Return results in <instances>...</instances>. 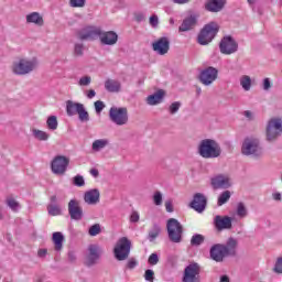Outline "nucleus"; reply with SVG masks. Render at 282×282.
<instances>
[{"instance_id": "f257e3e1", "label": "nucleus", "mask_w": 282, "mask_h": 282, "mask_svg": "<svg viewBox=\"0 0 282 282\" xmlns=\"http://www.w3.org/2000/svg\"><path fill=\"white\" fill-rule=\"evenodd\" d=\"M198 153L199 156L205 160L219 158V155H221V147H219V143L215 140L204 139L198 145Z\"/></svg>"}, {"instance_id": "f03ea898", "label": "nucleus", "mask_w": 282, "mask_h": 282, "mask_svg": "<svg viewBox=\"0 0 282 282\" xmlns=\"http://www.w3.org/2000/svg\"><path fill=\"white\" fill-rule=\"evenodd\" d=\"M39 68V59L36 58H19L12 64V73L17 76H28V74H32L35 69Z\"/></svg>"}, {"instance_id": "7ed1b4c3", "label": "nucleus", "mask_w": 282, "mask_h": 282, "mask_svg": "<svg viewBox=\"0 0 282 282\" xmlns=\"http://www.w3.org/2000/svg\"><path fill=\"white\" fill-rule=\"evenodd\" d=\"M167 237L172 243H182V236L184 235V227L180 220L170 218L166 223Z\"/></svg>"}, {"instance_id": "20e7f679", "label": "nucleus", "mask_w": 282, "mask_h": 282, "mask_svg": "<svg viewBox=\"0 0 282 282\" xmlns=\"http://www.w3.org/2000/svg\"><path fill=\"white\" fill-rule=\"evenodd\" d=\"M242 155H253L254 158H261L263 155V149L259 143V139L253 137H248L245 139L241 147Z\"/></svg>"}, {"instance_id": "39448f33", "label": "nucleus", "mask_w": 282, "mask_h": 282, "mask_svg": "<svg viewBox=\"0 0 282 282\" xmlns=\"http://www.w3.org/2000/svg\"><path fill=\"white\" fill-rule=\"evenodd\" d=\"M109 119L117 127H124V124L129 123V110L126 107H111Z\"/></svg>"}, {"instance_id": "423d86ee", "label": "nucleus", "mask_w": 282, "mask_h": 282, "mask_svg": "<svg viewBox=\"0 0 282 282\" xmlns=\"http://www.w3.org/2000/svg\"><path fill=\"white\" fill-rule=\"evenodd\" d=\"M217 32H219V24L216 22L206 24L198 34L199 45H208L217 36Z\"/></svg>"}, {"instance_id": "0eeeda50", "label": "nucleus", "mask_w": 282, "mask_h": 282, "mask_svg": "<svg viewBox=\"0 0 282 282\" xmlns=\"http://www.w3.org/2000/svg\"><path fill=\"white\" fill-rule=\"evenodd\" d=\"M113 252L117 261H126V259H129L131 240L127 237L120 238L115 246Z\"/></svg>"}, {"instance_id": "6e6552de", "label": "nucleus", "mask_w": 282, "mask_h": 282, "mask_svg": "<svg viewBox=\"0 0 282 282\" xmlns=\"http://www.w3.org/2000/svg\"><path fill=\"white\" fill-rule=\"evenodd\" d=\"M282 134V120L280 118H272L267 124V140L274 142L276 138Z\"/></svg>"}, {"instance_id": "1a4fd4ad", "label": "nucleus", "mask_w": 282, "mask_h": 282, "mask_svg": "<svg viewBox=\"0 0 282 282\" xmlns=\"http://www.w3.org/2000/svg\"><path fill=\"white\" fill-rule=\"evenodd\" d=\"M100 254H102V249L98 245H89L85 258V265L91 268V265H96L100 260Z\"/></svg>"}, {"instance_id": "9d476101", "label": "nucleus", "mask_w": 282, "mask_h": 282, "mask_svg": "<svg viewBox=\"0 0 282 282\" xmlns=\"http://www.w3.org/2000/svg\"><path fill=\"white\" fill-rule=\"evenodd\" d=\"M67 166H69V160L63 155L55 156L51 163L54 175H65Z\"/></svg>"}, {"instance_id": "9b49d317", "label": "nucleus", "mask_w": 282, "mask_h": 282, "mask_svg": "<svg viewBox=\"0 0 282 282\" xmlns=\"http://www.w3.org/2000/svg\"><path fill=\"white\" fill-rule=\"evenodd\" d=\"M218 74L219 70H217V68L209 66L200 72L199 82L202 83V85L208 87L217 80Z\"/></svg>"}, {"instance_id": "f8f14e48", "label": "nucleus", "mask_w": 282, "mask_h": 282, "mask_svg": "<svg viewBox=\"0 0 282 282\" xmlns=\"http://www.w3.org/2000/svg\"><path fill=\"white\" fill-rule=\"evenodd\" d=\"M152 50L159 56H165V54H169V50H171V40L166 36L158 39L152 43Z\"/></svg>"}, {"instance_id": "ddd939ff", "label": "nucleus", "mask_w": 282, "mask_h": 282, "mask_svg": "<svg viewBox=\"0 0 282 282\" xmlns=\"http://www.w3.org/2000/svg\"><path fill=\"white\" fill-rule=\"evenodd\" d=\"M100 34V28L86 26L77 33L79 41H96Z\"/></svg>"}, {"instance_id": "4468645a", "label": "nucleus", "mask_w": 282, "mask_h": 282, "mask_svg": "<svg viewBox=\"0 0 282 282\" xmlns=\"http://www.w3.org/2000/svg\"><path fill=\"white\" fill-rule=\"evenodd\" d=\"M221 54H235L239 48V45L231 36H225L219 44Z\"/></svg>"}, {"instance_id": "2eb2a0df", "label": "nucleus", "mask_w": 282, "mask_h": 282, "mask_svg": "<svg viewBox=\"0 0 282 282\" xmlns=\"http://www.w3.org/2000/svg\"><path fill=\"white\" fill-rule=\"evenodd\" d=\"M183 282H199V264L192 263L185 268Z\"/></svg>"}, {"instance_id": "dca6fc26", "label": "nucleus", "mask_w": 282, "mask_h": 282, "mask_svg": "<svg viewBox=\"0 0 282 282\" xmlns=\"http://www.w3.org/2000/svg\"><path fill=\"white\" fill-rule=\"evenodd\" d=\"M68 215L70 219L75 221H80L83 219V207H80V203L77 199H70L68 203Z\"/></svg>"}, {"instance_id": "f3484780", "label": "nucleus", "mask_w": 282, "mask_h": 282, "mask_svg": "<svg viewBox=\"0 0 282 282\" xmlns=\"http://www.w3.org/2000/svg\"><path fill=\"white\" fill-rule=\"evenodd\" d=\"M206 204H208L206 196L202 193H196L189 206L196 210V213H204V210H206Z\"/></svg>"}, {"instance_id": "a211bd4d", "label": "nucleus", "mask_w": 282, "mask_h": 282, "mask_svg": "<svg viewBox=\"0 0 282 282\" xmlns=\"http://www.w3.org/2000/svg\"><path fill=\"white\" fill-rule=\"evenodd\" d=\"M99 41L101 45H116L118 43V33L113 31L102 32L99 29Z\"/></svg>"}, {"instance_id": "6ab92c4d", "label": "nucleus", "mask_w": 282, "mask_h": 282, "mask_svg": "<svg viewBox=\"0 0 282 282\" xmlns=\"http://www.w3.org/2000/svg\"><path fill=\"white\" fill-rule=\"evenodd\" d=\"M197 19H199V15L197 14H191L185 18L178 28V32H191V30H195L197 26Z\"/></svg>"}, {"instance_id": "aec40b11", "label": "nucleus", "mask_w": 282, "mask_h": 282, "mask_svg": "<svg viewBox=\"0 0 282 282\" xmlns=\"http://www.w3.org/2000/svg\"><path fill=\"white\" fill-rule=\"evenodd\" d=\"M209 254L213 259V261H217L218 263H221V261H224L225 257H228V254L226 253V248L224 247V245H214L210 248Z\"/></svg>"}, {"instance_id": "412c9836", "label": "nucleus", "mask_w": 282, "mask_h": 282, "mask_svg": "<svg viewBox=\"0 0 282 282\" xmlns=\"http://www.w3.org/2000/svg\"><path fill=\"white\" fill-rule=\"evenodd\" d=\"M212 186L215 189L218 188H230L232 183H230V177L228 175H216L212 178Z\"/></svg>"}, {"instance_id": "4be33fe9", "label": "nucleus", "mask_w": 282, "mask_h": 282, "mask_svg": "<svg viewBox=\"0 0 282 282\" xmlns=\"http://www.w3.org/2000/svg\"><path fill=\"white\" fill-rule=\"evenodd\" d=\"M84 200L89 206H96L100 203V191L94 188L89 189L84 194Z\"/></svg>"}, {"instance_id": "5701e85b", "label": "nucleus", "mask_w": 282, "mask_h": 282, "mask_svg": "<svg viewBox=\"0 0 282 282\" xmlns=\"http://www.w3.org/2000/svg\"><path fill=\"white\" fill-rule=\"evenodd\" d=\"M214 224L217 228V230H230L232 228V218L225 216H216Z\"/></svg>"}, {"instance_id": "b1692460", "label": "nucleus", "mask_w": 282, "mask_h": 282, "mask_svg": "<svg viewBox=\"0 0 282 282\" xmlns=\"http://www.w3.org/2000/svg\"><path fill=\"white\" fill-rule=\"evenodd\" d=\"M226 6V0H208L205 4V10L208 12H221Z\"/></svg>"}, {"instance_id": "393cba45", "label": "nucleus", "mask_w": 282, "mask_h": 282, "mask_svg": "<svg viewBox=\"0 0 282 282\" xmlns=\"http://www.w3.org/2000/svg\"><path fill=\"white\" fill-rule=\"evenodd\" d=\"M26 23H33V25H37L39 28H42L45 21L43 20V15H41V13L31 12L26 15Z\"/></svg>"}, {"instance_id": "a878e982", "label": "nucleus", "mask_w": 282, "mask_h": 282, "mask_svg": "<svg viewBox=\"0 0 282 282\" xmlns=\"http://www.w3.org/2000/svg\"><path fill=\"white\" fill-rule=\"evenodd\" d=\"M237 239L235 238H229L227 240V243L224 245L225 248V253L227 254V257H235V254H237Z\"/></svg>"}, {"instance_id": "bb28decb", "label": "nucleus", "mask_w": 282, "mask_h": 282, "mask_svg": "<svg viewBox=\"0 0 282 282\" xmlns=\"http://www.w3.org/2000/svg\"><path fill=\"white\" fill-rule=\"evenodd\" d=\"M84 107L83 104L74 102L72 100L66 101V113L67 116H76Z\"/></svg>"}, {"instance_id": "cd10ccee", "label": "nucleus", "mask_w": 282, "mask_h": 282, "mask_svg": "<svg viewBox=\"0 0 282 282\" xmlns=\"http://www.w3.org/2000/svg\"><path fill=\"white\" fill-rule=\"evenodd\" d=\"M105 89L110 91V94H118V91L121 89V84L115 79H107L105 82Z\"/></svg>"}, {"instance_id": "c85d7f7f", "label": "nucleus", "mask_w": 282, "mask_h": 282, "mask_svg": "<svg viewBox=\"0 0 282 282\" xmlns=\"http://www.w3.org/2000/svg\"><path fill=\"white\" fill-rule=\"evenodd\" d=\"M53 243L55 246L56 252H61L63 250V241H65V236L61 231H56L53 234Z\"/></svg>"}, {"instance_id": "c756f323", "label": "nucleus", "mask_w": 282, "mask_h": 282, "mask_svg": "<svg viewBox=\"0 0 282 282\" xmlns=\"http://www.w3.org/2000/svg\"><path fill=\"white\" fill-rule=\"evenodd\" d=\"M164 98V90H158L153 95H150L147 98L148 105H160L162 102V99Z\"/></svg>"}, {"instance_id": "7c9ffc66", "label": "nucleus", "mask_w": 282, "mask_h": 282, "mask_svg": "<svg viewBox=\"0 0 282 282\" xmlns=\"http://www.w3.org/2000/svg\"><path fill=\"white\" fill-rule=\"evenodd\" d=\"M107 145H109L108 139H97L93 142V151H101V149H105Z\"/></svg>"}, {"instance_id": "2f4dec72", "label": "nucleus", "mask_w": 282, "mask_h": 282, "mask_svg": "<svg viewBox=\"0 0 282 282\" xmlns=\"http://www.w3.org/2000/svg\"><path fill=\"white\" fill-rule=\"evenodd\" d=\"M7 206H9L13 213H19L21 209V204H19L12 196L7 197Z\"/></svg>"}, {"instance_id": "473e14b6", "label": "nucleus", "mask_w": 282, "mask_h": 282, "mask_svg": "<svg viewBox=\"0 0 282 282\" xmlns=\"http://www.w3.org/2000/svg\"><path fill=\"white\" fill-rule=\"evenodd\" d=\"M240 85L245 91H250V87H252V79L248 75H243L240 78Z\"/></svg>"}, {"instance_id": "72a5a7b5", "label": "nucleus", "mask_w": 282, "mask_h": 282, "mask_svg": "<svg viewBox=\"0 0 282 282\" xmlns=\"http://www.w3.org/2000/svg\"><path fill=\"white\" fill-rule=\"evenodd\" d=\"M47 213H48V215H51V217H58V215H61V213H62L61 206H58L56 204H48Z\"/></svg>"}, {"instance_id": "f704fd0d", "label": "nucleus", "mask_w": 282, "mask_h": 282, "mask_svg": "<svg viewBox=\"0 0 282 282\" xmlns=\"http://www.w3.org/2000/svg\"><path fill=\"white\" fill-rule=\"evenodd\" d=\"M160 232H162V229L160 228V226L154 225L153 228L149 231V236H148L149 241H155V239L160 237Z\"/></svg>"}, {"instance_id": "c9c22d12", "label": "nucleus", "mask_w": 282, "mask_h": 282, "mask_svg": "<svg viewBox=\"0 0 282 282\" xmlns=\"http://www.w3.org/2000/svg\"><path fill=\"white\" fill-rule=\"evenodd\" d=\"M46 124L51 131H56L58 129V119H56V116H51L47 118Z\"/></svg>"}, {"instance_id": "e433bc0d", "label": "nucleus", "mask_w": 282, "mask_h": 282, "mask_svg": "<svg viewBox=\"0 0 282 282\" xmlns=\"http://www.w3.org/2000/svg\"><path fill=\"white\" fill-rule=\"evenodd\" d=\"M33 135L40 141L50 140V134L43 130L33 129Z\"/></svg>"}, {"instance_id": "4c0bfd02", "label": "nucleus", "mask_w": 282, "mask_h": 282, "mask_svg": "<svg viewBox=\"0 0 282 282\" xmlns=\"http://www.w3.org/2000/svg\"><path fill=\"white\" fill-rule=\"evenodd\" d=\"M236 213L241 219H243V217H248V208H246V205L243 203H238L236 207Z\"/></svg>"}, {"instance_id": "58836bf2", "label": "nucleus", "mask_w": 282, "mask_h": 282, "mask_svg": "<svg viewBox=\"0 0 282 282\" xmlns=\"http://www.w3.org/2000/svg\"><path fill=\"white\" fill-rule=\"evenodd\" d=\"M230 191H225L218 196V206H224L230 199Z\"/></svg>"}, {"instance_id": "ea45409f", "label": "nucleus", "mask_w": 282, "mask_h": 282, "mask_svg": "<svg viewBox=\"0 0 282 282\" xmlns=\"http://www.w3.org/2000/svg\"><path fill=\"white\" fill-rule=\"evenodd\" d=\"M77 113L80 122H89V112L85 110V106H82Z\"/></svg>"}, {"instance_id": "a19ab883", "label": "nucleus", "mask_w": 282, "mask_h": 282, "mask_svg": "<svg viewBox=\"0 0 282 282\" xmlns=\"http://www.w3.org/2000/svg\"><path fill=\"white\" fill-rule=\"evenodd\" d=\"M202 243H204V236L196 234L192 237L191 239V245L192 246H202Z\"/></svg>"}, {"instance_id": "79ce46f5", "label": "nucleus", "mask_w": 282, "mask_h": 282, "mask_svg": "<svg viewBox=\"0 0 282 282\" xmlns=\"http://www.w3.org/2000/svg\"><path fill=\"white\" fill-rule=\"evenodd\" d=\"M101 232V228H100V224H95L93 226H90L88 234L90 235V237H96L98 235H100Z\"/></svg>"}, {"instance_id": "37998d69", "label": "nucleus", "mask_w": 282, "mask_h": 282, "mask_svg": "<svg viewBox=\"0 0 282 282\" xmlns=\"http://www.w3.org/2000/svg\"><path fill=\"white\" fill-rule=\"evenodd\" d=\"M78 85L79 87H89V85H91V76H83L78 80Z\"/></svg>"}, {"instance_id": "c03bdc74", "label": "nucleus", "mask_w": 282, "mask_h": 282, "mask_svg": "<svg viewBox=\"0 0 282 282\" xmlns=\"http://www.w3.org/2000/svg\"><path fill=\"white\" fill-rule=\"evenodd\" d=\"M181 107H182V104L180 101H175V102L171 104L169 111L173 116V115L177 113V111H180Z\"/></svg>"}, {"instance_id": "a18cd8bd", "label": "nucleus", "mask_w": 282, "mask_h": 282, "mask_svg": "<svg viewBox=\"0 0 282 282\" xmlns=\"http://www.w3.org/2000/svg\"><path fill=\"white\" fill-rule=\"evenodd\" d=\"M86 0H70V8H85Z\"/></svg>"}, {"instance_id": "49530a36", "label": "nucleus", "mask_w": 282, "mask_h": 282, "mask_svg": "<svg viewBox=\"0 0 282 282\" xmlns=\"http://www.w3.org/2000/svg\"><path fill=\"white\" fill-rule=\"evenodd\" d=\"M73 184L74 186H84L85 185V178L82 176V175H76L74 178H73Z\"/></svg>"}, {"instance_id": "de8ad7c7", "label": "nucleus", "mask_w": 282, "mask_h": 282, "mask_svg": "<svg viewBox=\"0 0 282 282\" xmlns=\"http://www.w3.org/2000/svg\"><path fill=\"white\" fill-rule=\"evenodd\" d=\"M144 279L145 281L153 282L155 280V272L151 269L145 270Z\"/></svg>"}, {"instance_id": "09e8293b", "label": "nucleus", "mask_w": 282, "mask_h": 282, "mask_svg": "<svg viewBox=\"0 0 282 282\" xmlns=\"http://www.w3.org/2000/svg\"><path fill=\"white\" fill-rule=\"evenodd\" d=\"M148 263L150 265H158V263H160V257H158V253H152L148 259Z\"/></svg>"}, {"instance_id": "8fccbe9b", "label": "nucleus", "mask_w": 282, "mask_h": 282, "mask_svg": "<svg viewBox=\"0 0 282 282\" xmlns=\"http://www.w3.org/2000/svg\"><path fill=\"white\" fill-rule=\"evenodd\" d=\"M153 203L155 204V206H162V192L154 193Z\"/></svg>"}, {"instance_id": "3c124183", "label": "nucleus", "mask_w": 282, "mask_h": 282, "mask_svg": "<svg viewBox=\"0 0 282 282\" xmlns=\"http://www.w3.org/2000/svg\"><path fill=\"white\" fill-rule=\"evenodd\" d=\"M83 52H85V46L83 44H75V48H74L75 56H83Z\"/></svg>"}, {"instance_id": "603ef678", "label": "nucleus", "mask_w": 282, "mask_h": 282, "mask_svg": "<svg viewBox=\"0 0 282 282\" xmlns=\"http://www.w3.org/2000/svg\"><path fill=\"white\" fill-rule=\"evenodd\" d=\"M102 109H105V102H102L100 100L95 101L96 113H102Z\"/></svg>"}, {"instance_id": "864d4df0", "label": "nucleus", "mask_w": 282, "mask_h": 282, "mask_svg": "<svg viewBox=\"0 0 282 282\" xmlns=\"http://www.w3.org/2000/svg\"><path fill=\"white\" fill-rule=\"evenodd\" d=\"M274 272L282 274V258H279L274 265Z\"/></svg>"}, {"instance_id": "5fc2aeb1", "label": "nucleus", "mask_w": 282, "mask_h": 282, "mask_svg": "<svg viewBox=\"0 0 282 282\" xmlns=\"http://www.w3.org/2000/svg\"><path fill=\"white\" fill-rule=\"evenodd\" d=\"M150 25L151 28H158V25H160V20L158 19V15L150 17Z\"/></svg>"}, {"instance_id": "6e6d98bb", "label": "nucleus", "mask_w": 282, "mask_h": 282, "mask_svg": "<svg viewBox=\"0 0 282 282\" xmlns=\"http://www.w3.org/2000/svg\"><path fill=\"white\" fill-rule=\"evenodd\" d=\"M130 221H132V224H138L140 221V214L138 212H133L130 216Z\"/></svg>"}, {"instance_id": "4d7b16f0", "label": "nucleus", "mask_w": 282, "mask_h": 282, "mask_svg": "<svg viewBox=\"0 0 282 282\" xmlns=\"http://www.w3.org/2000/svg\"><path fill=\"white\" fill-rule=\"evenodd\" d=\"M135 265H138V261H135V259H133V258H131L127 263L128 270H133V268H135Z\"/></svg>"}, {"instance_id": "13d9d810", "label": "nucleus", "mask_w": 282, "mask_h": 282, "mask_svg": "<svg viewBox=\"0 0 282 282\" xmlns=\"http://www.w3.org/2000/svg\"><path fill=\"white\" fill-rule=\"evenodd\" d=\"M272 87V84L270 83V78H264L263 79V89L264 91H268Z\"/></svg>"}, {"instance_id": "bf43d9fd", "label": "nucleus", "mask_w": 282, "mask_h": 282, "mask_svg": "<svg viewBox=\"0 0 282 282\" xmlns=\"http://www.w3.org/2000/svg\"><path fill=\"white\" fill-rule=\"evenodd\" d=\"M165 210L167 213H173V202L172 200H166L165 202Z\"/></svg>"}, {"instance_id": "052dcab7", "label": "nucleus", "mask_w": 282, "mask_h": 282, "mask_svg": "<svg viewBox=\"0 0 282 282\" xmlns=\"http://www.w3.org/2000/svg\"><path fill=\"white\" fill-rule=\"evenodd\" d=\"M86 96L89 100H91V98L96 97V90L94 89L86 90Z\"/></svg>"}, {"instance_id": "680f3d73", "label": "nucleus", "mask_w": 282, "mask_h": 282, "mask_svg": "<svg viewBox=\"0 0 282 282\" xmlns=\"http://www.w3.org/2000/svg\"><path fill=\"white\" fill-rule=\"evenodd\" d=\"M47 254V249H40L37 251V257H40L41 259L45 258Z\"/></svg>"}, {"instance_id": "e2e57ef3", "label": "nucleus", "mask_w": 282, "mask_h": 282, "mask_svg": "<svg viewBox=\"0 0 282 282\" xmlns=\"http://www.w3.org/2000/svg\"><path fill=\"white\" fill-rule=\"evenodd\" d=\"M89 173L93 175V177H98V175H100V172L96 167L91 169Z\"/></svg>"}, {"instance_id": "0e129e2a", "label": "nucleus", "mask_w": 282, "mask_h": 282, "mask_svg": "<svg viewBox=\"0 0 282 282\" xmlns=\"http://www.w3.org/2000/svg\"><path fill=\"white\" fill-rule=\"evenodd\" d=\"M272 197L275 202H281L282 199V196H281V193L276 192V193H273L272 194Z\"/></svg>"}, {"instance_id": "69168bd1", "label": "nucleus", "mask_w": 282, "mask_h": 282, "mask_svg": "<svg viewBox=\"0 0 282 282\" xmlns=\"http://www.w3.org/2000/svg\"><path fill=\"white\" fill-rule=\"evenodd\" d=\"M173 3H176L178 6H184L186 3H188L191 0H172Z\"/></svg>"}, {"instance_id": "338daca9", "label": "nucleus", "mask_w": 282, "mask_h": 282, "mask_svg": "<svg viewBox=\"0 0 282 282\" xmlns=\"http://www.w3.org/2000/svg\"><path fill=\"white\" fill-rule=\"evenodd\" d=\"M219 282H230V278L228 275H221Z\"/></svg>"}, {"instance_id": "774afa93", "label": "nucleus", "mask_w": 282, "mask_h": 282, "mask_svg": "<svg viewBox=\"0 0 282 282\" xmlns=\"http://www.w3.org/2000/svg\"><path fill=\"white\" fill-rule=\"evenodd\" d=\"M58 202V198H56V195L51 196V204H56Z\"/></svg>"}]
</instances>
